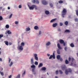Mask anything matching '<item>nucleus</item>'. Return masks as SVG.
I'll return each instance as SVG.
<instances>
[{
	"label": "nucleus",
	"mask_w": 78,
	"mask_h": 78,
	"mask_svg": "<svg viewBox=\"0 0 78 78\" xmlns=\"http://www.w3.org/2000/svg\"><path fill=\"white\" fill-rule=\"evenodd\" d=\"M28 7H29V9L30 10H33L35 8V9H37V7L35 5H33L32 6L30 7L29 5H28Z\"/></svg>",
	"instance_id": "obj_1"
},
{
	"label": "nucleus",
	"mask_w": 78,
	"mask_h": 78,
	"mask_svg": "<svg viewBox=\"0 0 78 78\" xmlns=\"http://www.w3.org/2000/svg\"><path fill=\"white\" fill-rule=\"evenodd\" d=\"M72 62L71 63L70 66H76V64H75V59L73 58H72Z\"/></svg>",
	"instance_id": "obj_2"
},
{
	"label": "nucleus",
	"mask_w": 78,
	"mask_h": 78,
	"mask_svg": "<svg viewBox=\"0 0 78 78\" xmlns=\"http://www.w3.org/2000/svg\"><path fill=\"white\" fill-rule=\"evenodd\" d=\"M67 12V10L66 9H63V11L62 12V17H64V15L66 14V12Z\"/></svg>",
	"instance_id": "obj_3"
},
{
	"label": "nucleus",
	"mask_w": 78,
	"mask_h": 78,
	"mask_svg": "<svg viewBox=\"0 0 78 78\" xmlns=\"http://www.w3.org/2000/svg\"><path fill=\"white\" fill-rule=\"evenodd\" d=\"M72 70L70 69H66L65 71V73L66 75H67L69 73V72H71Z\"/></svg>",
	"instance_id": "obj_4"
},
{
	"label": "nucleus",
	"mask_w": 78,
	"mask_h": 78,
	"mask_svg": "<svg viewBox=\"0 0 78 78\" xmlns=\"http://www.w3.org/2000/svg\"><path fill=\"white\" fill-rule=\"evenodd\" d=\"M42 4L44 5H47L48 4V2H46V1L45 0H43L42 1Z\"/></svg>",
	"instance_id": "obj_5"
},
{
	"label": "nucleus",
	"mask_w": 78,
	"mask_h": 78,
	"mask_svg": "<svg viewBox=\"0 0 78 78\" xmlns=\"http://www.w3.org/2000/svg\"><path fill=\"white\" fill-rule=\"evenodd\" d=\"M53 58V59H55V53H54L53 54V55H51L49 58V59H51Z\"/></svg>",
	"instance_id": "obj_6"
},
{
	"label": "nucleus",
	"mask_w": 78,
	"mask_h": 78,
	"mask_svg": "<svg viewBox=\"0 0 78 78\" xmlns=\"http://www.w3.org/2000/svg\"><path fill=\"white\" fill-rule=\"evenodd\" d=\"M34 58L36 61H38V57H37V55L35 54H34Z\"/></svg>",
	"instance_id": "obj_7"
},
{
	"label": "nucleus",
	"mask_w": 78,
	"mask_h": 78,
	"mask_svg": "<svg viewBox=\"0 0 78 78\" xmlns=\"http://www.w3.org/2000/svg\"><path fill=\"white\" fill-rule=\"evenodd\" d=\"M57 47H58V48L59 49V50H61L62 49V47H61L60 46V44H59V43H58L57 44Z\"/></svg>",
	"instance_id": "obj_8"
},
{
	"label": "nucleus",
	"mask_w": 78,
	"mask_h": 78,
	"mask_svg": "<svg viewBox=\"0 0 78 78\" xmlns=\"http://www.w3.org/2000/svg\"><path fill=\"white\" fill-rule=\"evenodd\" d=\"M43 66V64L42 63H40L38 65V67L39 68H40V67H42Z\"/></svg>",
	"instance_id": "obj_9"
},
{
	"label": "nucleus",
	"mask_w": 78,
	"mask_h": 78,
	"mask_svg": "<svg viewBox=\"0 0 78 78\" xmlns=\"http://www.w3.org/2000/svg\"><path fill=\"white\" fill-rule=\"evenodd\" d=\"M57 20V19L56 18L53 19L51 20L50 22H55V21H56V20Z\"/></svg>",
	"instance_id": "obj_10"
},
{
	"label": "nucleus",
	"mask_w": 78,
	"mask_h": 78,
	"mask_svg": "<svg viewBox=\"0 0 78 78\" xmlns=\"http://www.w3.org/2000/svg\"><path fill=\"white\" fill-rule=\"evenodd\" d=\"M41 70L43 71H45V70H46V68H45V67H42L41 69Z\"/></svg>",
	"instance_id": "obj_11"
},
{
	"label": "nucleus",
	"mask_w": 78,
	"mask_h": 78,
	"mask_svg": "<svg viewBox=\"0 0 78 78\" xmlns=\"http://www.w3.org/2000/svg\"><path fill=\"white\" fill-rule=\"evenodd\" d=\"M59 41L60 44H63L64 42V41L62 40H60Z\"/></svg>",
	"instance_id": "obj_12"
},
{
	"label": "nucleus",
	"mask_w": 78,
	"mask_h": 78,
	"mask_svg": "<svg viewBox=\"0 0 78 78\" xmlns=\"http://www.w3.org/2000/svg\"><path fill=\"white\" fill-rule=\"evenodd\" d=\"M66 69V66L65 65H64L62 67V69L63 70H65Z\"/></svg>",
	"instance_id": "obj_13"
},
{
	"label": "nucleus",
	"mask_w": 78,
	"mask_h": 78,
	"mask_svg": "<svg viewBox=\"0 0 78 78\" xmlns=\"http://www.w3.org/2000/svg\"><path fill=\"white\" fill-rule=\"evenodd\" d=\"M57 25H58L57 23H55V24H53L52 26L53 27H56L57 26Z\"/></svg>",
	"instance_id": "obj_14"
},
{
	"label": "nucleus",
	"mask_w": 78,
	"mask_h": 78,
	"mask_svg": "<svg viewBox=\"0 0 78 78\" xmlns=\"http://www.w3.org/2000/svg\"><path fill=\"white\" fill-rule=\"evenodd\" d=\"M33 63H34V62H33V58H32L31 59V64H33Z\"/></svg>",
	"instance_id": "obj_15"
},
{
	"label": "nucleus",
	"mask_w": 78,
	"mask_h": 78,
	"mask_svg": "<svg viewBox=\"0 0 78 78\" xmlns=\"http://www.w3.org/2000/svg\"><path fill=\"white\" fill-rule=\"evenodd\" d=\"M45 13L47 15L49 14V11H48L46 10L45 12Z\"/></svg>",
	"instance_id": "obj_16"
},
{
	"label": "nucleus",
	"mask_w": 78,
	"mask_h": 78,
	"mask_svg": "<svg viewBox=\"0 0 78 78\" xmlns=\"http://www.w3.org/2000/svg\"><path fill=\"white\" fill-rule=\"evenodd\" d=\"M4 42L5 43V44L6 45H9V43H8V41H4Z\"/></svg>",
	"instance_id": "obj_17"
},
{
	"label": "nucleus",
	"mask_w": 78,
	"mask_h": 78,
	"mask_svg": "<svg viewBox=\"0 0 78 78\" xmlns=\"http://www.w3.org/2000/svg\"><path fill=\"white\" fill-rule=\"evenodd\" d=\"M61 58V56L59 55H58L57 56V59H59Z\"/></svg>",
	"instance_id": "obj_18"
},
{
	"label": "nucleus",
	"mask_w": 78,
	"mask_h": 78,
	"mask_svg": "<svg viewBox=\"0 0 78 78\" xmlns=\"http://www.w3.org/2000/svg\"><path fill=\"white\" fill-rule=\"evenodd\" d=\"M7 33L8 34H10L12 33L11 32H10V30H8L7 32Z\"/></svg>",
	"instance_id": "obj_19"
},
{
	"label": "nucleus",
	"mask_w": 78,
	"mask_h": 78,
	"mask_svg": "<svg viewBox=\"0 0 78 78\" xmlns=\"http://www.w3.org/2000/svg\"><path fill=\"white\" fill-rule=\"evenodd\" d=\"M57 53L58 54V55H59L61 54V52H60V51H59V49H58V50H57Z\"/></svg>",
	"instance_id": "obj_20"
},
{
	"label": "nucleus",
	"mask_w": 78,
	"mask_h": 78,
	"mask_svg": "<svg viewBox=\"0 0 78 78\" xmlns=\"http://www.w3.org/2000/svg\"><path fill=\"white\" fill-rule=\"evenodd\" d=\"M0 73L2 76H3L4 75V73H3V72H2V71L0 72Z\"/></svg>",
	"instance_id": "obj_21"
},
{
	"label": "nucleus",
	"mask_w": 78,
	"mask_h": 78,
	"mask_svg": "<svg viewBox=\"0 0 78 78\" xmlns=\"http://www.w3.org/2000/svg\"><path fill=\"white\" fill-rule=\"evenodd\" d=\"M65 33H69L70 32V30H66L65 31Z\"/></svg>",
	"instance_id": "obj_22"
},
{
	"label": "nucleus",
	"mask_w": 78,
	"mask_h": 78,
	"mask_svg": "<svg viewBox=\"0 0 78 78\" xmlns=\"http://www.w3.org/2000/svg\"><path fill=\"white\" fill-rule=\"evenodd\" d=\"M30 30V28L29 27L27 28H26V31H29Z\"/></svg>",
	"instance_id": "obj_23"
},
{
	"label": "nucleus",
	"mask_w": 78,
	"mask_h": 78,
	"mask_svg": "<svg viewBox=\"0 0 78 78\" xmlns=\"http://www.w3.org/2000/svg\"><path fill=\"white\" fill-rule=\"evenodd\" d=\"M19 49L20 50H23V47L22 46H21L19 47Z\"/></svg>",
	"instance_id": "obj_24"
},
{
	"label": "nucleus",
	"mask_w": 78,
	"mask_h": 78,
	"mask_svg": "<svg viewBox=\"0 0 78 78\" xmlns=\"http://www.w3.org/2000/svg\"><path fill=\"white\" fill-rule=\"evenodd\" d=\"M70 45L71 47H74V44L73 43H71L70 44Z\"/></svg>",
	"instance_id": "obj_25"
},
{
	"label": "nucleus",
	"mask_w": 78,
	"mask_h": 78,
	"mask_svg": "<svg viewBox=\"0 0 78 78\" xmlns=\"http://www.w3.org/2000/svg\"><path fill=\"white\" fill-rule=\"evenodd\" d=\"M34 29H35V30H37V29H38V27L37 26H35L34 27Z\"/></svg>",
	"instance_id": "obj_26"
},
{
	"label": "nucleus",
	"mask_w": 78,
	"mask_h": 78,
	"mask_svg": "<svg viewBox=\"0 0 78 78\" xmlns=\"http://www.w3.org/2000/svg\"><path fill=\"white\" fill-rule=\"evenodd\" d=\"M65 63L66 64H68V63H69L68 60H66L65 61Z\"/></svg>",
	"instance_id": "obj_27"
},
{
	"label": "nucleus",
	"mask_w": 78,
	"mask_h": 78,
	"mask_svg": "<svg viewBox=\"0 0 78 78\" xmlns=\"http://www.w3.org/2000/svg\"><path fill=\"white\" fill-rule=\"evenodd\" d=\"M5 28H9V26L8 25H6L5 26Z\"/></svg>",
	"instance_id": "obj_28"
},
{
	"label": "nucleus",
	"mask_w": 78,
	"mask_h": 78,
	"mask_svg": "<svg viewBox=\"0 0 78 78\" xmlns=\"http://www.w3.org/2000/svg\"><path fill=\"white\" fill-rule=\"evenodd\" d=\"M16 78H20V75L18 74Z\"/></svg>",
	"instance_id": "obj_29"
},
{
	"label": "nucleus",
	"mask_w": 78,
	"mask_h": 78,
	"mask_svg": "<svg viewBox=\"0 0 78 78\" xmlns=\"http://www.w3.org/2000/svg\"><path fill=\"white\" fill-rule=\"evenodd\" d=\"M25 45V44H24V43L23 42H22L21 43V46H24V45Z\"/></svg>",
	"instance_id": "obj_30"
},
{
	"label": "nucleus",
	"mask_w": 78,
	"mask_h": 78,
	"mask_svg": "<svg viewBox=\"0 0 78 78\" xmlns=\"http://www.w3.org/2000/svg\"><path fill=\"white\" fill-rule=\"evenodd\" d=\"M31 68H35L36 66L34 65H32L31 66Z\"/></svg>",
	"instance_id": "obj_31"
},
{
	"label": "nucleus",
	"mask_w": 78,
	"mask_h": 78,
	"mask_svg": "<svg viewBox=\"0 0 78 78\" xmlns=\"http://www.w3.org/2000/svg\"><path fill=\"white\" fill-rule=\"evenodd\" d=\"M68 23L67 21H66L65 22V24L66 25H68Z\"/></svg>",
	"instance_id": "obj_32"
},
{
	"label": "nucleus",
	"mask_w": 78,
	"mask_h": 78,
	"mask_svg": "<svg viewBox=\"0 0 78 78\" xmlns=\"http://www.w3.org/2000/svg\"><path fill=\"white\" fill-rule=\"evenodd\" d=\"M3 20V17L2 16H0V20Z\"/></svg>",
	"instance_id": "obj_33"
},
{
	"label": "nucleus",
	"mask_w": 78,
	"mask_h": 78,
	"mask_svg": "<svg viewBox=\"0 0 78 78\" xmlns=\"http://www.w3.org/2000/svg\"><path fill=\"white\" fill-rule=\"evenodd\" d=\"M58 3L61 4V3H63V1H60L58 2Z\"/></svg>",
	"instance_id": "obj_34"
},
{
	"label": "nucleus",
	"mask_w": 78,
	"mask_h": 78,
	"mask_svg": "<svg viewBox=\"0 0 78 78\" xmlns=\"http://www.w3.org/2000/svg\"><path fill=\"white\" fill-rule=\"evenodd\" d=\"M12 64H13V63H12V62H11L9 65L10 67H11V66H12Z\"/></svg>",
	"instance_id": "obj_35"
},
{
	"label": "nucleus",
	"mask_w": 78,
	"mask_h": 78,
	"mask_svg": "<svg viewBox=\"0 0 78 78\" xmlns=\"http://www.w3.org/2000/svg\"><path fill=\"white\" fill-rule=\"evenodd\" d=\"M36 2L37 4H39V2L38 1V0H36Z\"/></svg>",
	"instance_id": "obj_36"
},
{
	"label": "nucleus",
	"mask_w": 78,
	"mask_h": 78,
	"mask_svg": "<svg viewBox=\"0 0 78 78\" xmlns=\"http://www.w3.org/2000/svg\"><path fill=\"white\" fill-rule=\"evenodd\" d=\"M3 37V35L0 34V39L2 38V37Z\"/></svg>",
	"instance_id": "obj_37"
},
{
	"label": "nucleus",
	"mask_w": 78,
	"mask_h": 78,
	"mask_svg": "<svg viewBox=\"0 0 78 78\" xmlns=\"http://www.w3.org/2000/svg\"><path fill=\"white\" fill-rule=\"evenodd\" d=\"M3 37V35L0 34V39L2 38V37Z\"/></svg>",
	"instance_id": "obj_38"
},
{
	"label": "nucleus",
	"mask_w": 78,
	"mask_h": 78,
	"mask_svg": "<svg viewBox=\"0 0 78 78\" xmlns=\"http://www.w3.org/2000/svg\"><path fill=\"white\" fill-rule=\"evenodd\" d=\"M35 65H38V62H35Z\"/></svg>",
	"instance_id": "obj_39"
},
{
	"label": "nucleus",
	"mask_w": 78,
	"mask_h": 78,
	"mask_svg": "<svg viewBox=\"0 0 78 78\" xmlns=\"http://www.w3.org/2000/svg\"><path fill=\"white\" fill-rule=\"evenodd\" d=\"M9 63H10V62H11V59L9 58Z\"/></svg>",
	"instance_id": "obj_40"
},
{
	"label": "nucleus",
	"mask_w": 78,
	"mask_h": 78,
	"mask_svg": "<svg viewBox=\"0 0 78 78\" xmlns=\"http://www.w3.org/2000/svg\"><path fill=\"white\" fill-rule=\"evenodd\" d=\"M15 24L17 25V24H18V23H19V22L17 21H16L15 22Z\"/></svg>",
	"instance_id": "obj_41"
},
{
	"label": "nucleus",
	"mask_w": 78,
	"mask_h": 78,
	"mask_svg": "<svg viewBox=\"0 0 78 78\" xmlns=\"http://www.w3.org/2000/svg\"><path fill=\"white\" fill-rule=\"evenodd\" d=\"M12 16V14L9 16V19H11Z\"/></svg>",
	"instance_id": "obj_42"
},
{
	"label": "nucleus",
	"mask_w": 78,
	"mask_h": 78,
	"mask_svg": "<svg viewBox=\"0 0 78 78\" xmlns=\"http://www.w3.org/2000/svg\"><path fill=\"white\" fill-rule=\"evenodd\" d=\"M46 45H47V46L49 45V41H48V42L46 43Z\"/></svg>",
	"instance_id": "obj_43"
},
{
	"label": "nucleus",
	"mask_w": 78,
	"mask_h": 78,
	"mask_svg": "<svg viewBox=\"0 0 78 78\" xmlns=\"http://www.w3.org/2000/svg\"><path fill=\"white\" fill-rule=\"evenodd\" d=\"M76 14L77 16H78V10H76Z\"/></svg>",
	"instance_id": "obj_44"
},
{
	"label": "nucleus",
	"mask_w": 78,
	"mask_h": 78,
	"mask_svg": "<svg viewBox=\"0 0 78 78\" xmlns=\"http://www.w3.org/2000/svg\"><path fill=\"white\" fill-rule=\"evenodd\" d=\"M32 2L33 3H35L36 2V0H32Z\"/></svg>",
	"instance_id": "obj_45"
},
{
	"label": "nucleus",
	"mask_w": 78,
	"mask_h": 78,
	"mask_svg": "<svg viewBox=\"0 0 78 78\" xmlns=\"http://www.w3.org/2000/svg\"><path fill=\"white\" fill-rule=\"evenodd\" d=\"M58 70H56L55 71L57 75V74H58Z\"/></svg>",
	"instance_id": "obj_46"
},
{
	"label": "nucleus",
	"mask_w": 78,
	"mask_h": 78,
	"mask_svg": "<svg viewBox=\"0 0 78 78\" xmlns=\"http://www.w3.org/2000/svg\"><path fill=\"white\" fill-rule=\"evenodd\" d=\"M62 23H60V26H62Z\"/></svg>",
	"instance_id": "obj_47"
},
{
	"label": "nucleus",
	"mask_w": 78,
	"mask_h": 78,
	"mask_svg": "<svg viewBox=\"0 0 78 78\" xmlns=\"http://www.w3.org/2000/svg\"><path fill=\"white\" fill-rule=\"evenodd\" d=\"M64 49L65 51H67V47H65V48Z\"/></svg>",
	"instance_id": "obj_48"
},
{
	"label": "nucleus",
	"mask_w": 78,
	"mask_h": 78,
	"mask_svg": "<svg viewBox=\"0 0 78 78\" xmlns=\"http://www.w3.org/2000/svg\"><path fill=\"white\" fill-rule=\"evenodd\" d=\"M59 72L61 74H62V71L61 70H59Z\"/></svg>",
	"instance_id": "obj_49"
},
{
	"label": "nucleus",
	"mask_w": 78,
	"mask_h": 78,
	"mask_svg": "<svg viewBox=\"0 0 78 78\" xmlns=\"http://www.w3.org/2000/svg\"><path fill=\"white\" fill-rule=\"evenodd\" d=\"M35 69L34 68H33L32 70V72H34Z\"/></svg>",
	"instance_id": "obj_50"
},
{
	"label": "nucleus",
	"mask_w": 78,
	"mask_h": 78,
	"mask_svg": "<svg viewBox=\"0 0 78 78\" xmlns=\"http://www.w3.org/2000/svg\"><path fill=\"white\" fill-rule=\"evenodd\" d=\"M19 8H22V6L21 5H19Z\"/></svg>",
	"instance_id": "obj_51"
},
{
	"label": "nucleus",
	"mask_w": 78,
	"mask_h": 78,
	"mask_svg": "<svg viewBox=\"0 0 78 78\" xmlns=\"http://www.w3.org/2000/svg\"><path fill=\"white\" fill-rule=\"evenodd\" d=\"M68 60H69V61H71V58H70V57H69V58Z\"/></svg>",
	"instance_id": "obj_52"
},
{
	"label": "nucleus",
	"mask_w": 78,
	"mask_h": 78,
	"mask_svg": "<svg viewBox=\"0 0 78 78\" xmlns=\"http://www.w3.org/2000/svg\"><path fill=\"white\" fill-rule=\"evenodd\" d=\"M50 5L51 6V7H53V4H50Z\"/></svg>",
	"instance_id": "obj_53"
},
{
	"label": "nucleus",
	"mask_w": 78,
	"mask_h": 78,
	"mask_svg": "<svg viewBox=\"0 0 78 78\" xmlns=\"http://www.w3.org/2000/svg\"><path fill=\"white\" fill-rule=\"evenodd\" d=\"M63 59L62 58H60V60L61 61H63Z\"/></svg>",
	"instance_id": "obj_54"
},
{
	"label": "nucleus",
	"mask_w": 78,
	"mask_h": 78,
	"mask_svg": "<svg viewBox=\"0 0 78 78\" xmlns=\"http://www.w3.org/2000/svg\"><path fill=\"white\" fill-rule=\"evenodd\" d=\"M25 71H24V72L22 74V76H23V75H25Z\"/></svg>",
	"instance_id": "obj_55"
},
{
	"label": "nucleus",
	"mask_w": 78,
	"mask_h": 78,
	"mask_svg": "<svg viewBox=\"0 0 78 78\" xmlns=\"http://www.w3.org/2000/svg\"><path fill=\"white\" fill-rule=\"evenodd\" d=\"M75 20L76 21V22H77V21H78V19L76 18L75 19Z\"/></svg>",
	"instance_id": "obj_56"
},
{
	"label": "nucleus",
	"mask_w": 78,
	"mask_h": 78,
	"mask_svg": "<svg viewBox=\"0 0 78 78\" xmlns=\"http://www.w3.org/2000/svg\"><path fill=\"white\" fill-rule=\"evenodd\" d=\"M0 70L2 71L3 70V68H0Z\"/></svg>",
	"instance_id": "obj_57"
},
{
	"label": "nucleus",
	"mask_w": 78,
	"mask_h": 78,
	"mask_svg": "<svg viewBox=\"0 0 78 78\" xmlns=\"http://www.w3.org/2000/svg\"><path fill=\"white\" fill-rule=\"evenodd\" d=\"M58 31H61V29L59 28L58 29Z\"/></svg>",
	"instance_id": "obj_58"
},
{
	"label": "nucleus",
	"mask_w": 78,
	"mask_h": 78,
	"mask_svg": "<svg viewBox=\"0 0 78 78\" xmlns=\"http://www.w3.org/2000/svg\"><path fill=\"white\" fill-rule=\"evenodd\" d=\"M39 34H41V31H39Z\"/></svg>",
	"instance_id": "obj_59"
},
{
	"label": "nucleus",
	"mask_w": 78,
	"mask_h": 78,
	"mask_svg": "<svg viewBox=\"0 0 78 78\" xmlns=\"http://www.w3.org/2000/svg\"><path fill=\"white\" fill-rule=\"evenodd\" d=\"M12 44V43L11 42H10L9 43V45H11Z\"/></svg>",
	"instance_id": "obj_60"
},
{
	"label": "nucleus",
	"mask_w": 78,
	"mask_h": 78,
	"mask_svg": "<svg viewBox=\"0 0 78 78\" xmlns=\"http://www.w3.org/2000/svg\"><path fill=\"white\" fill-rule=\"evenodd\" d=\"M12 76L11 75H10L9 77V78H11V77H12Z\"/></svg>",
	"instance_id": "obj_61"
},
{
	"label": "nucleus",
	"mask_w": 78,
	"mask_h": 78,
	"mask_svg": "<svg viewBox=\"0 0 78 78\" xmlns=\"http://www.w3.org/2000/svg\"><path fill=\"white\" fill-rule=\"evenodd\" d=\"M63 45L64 46H66V43L64 42V43H63Z\"/></svg>",
	"instance_id": "obj_62"
},
{
	"label": "nucleus",
	"mask_w": 78,
	"mask_h": 78,
	"mask_svg": "<svg viewBox=\"0 0 78 78\" xmlns=\"http://www.w3.org/2000/svg\"><path fill=\"white\" fill-rule=\"evenodd\" d=\"M8 9H10V7H8Z\"/></svg>",
	"instance_id": "obj_63"
},
{
	"label": "nucleus",
	"mask_w": 78,
	"mask_h": 78,
	"mask_svg": "<svg viewBox=\"0 0 78 78\" xmlns=\"http://www.w3.org/2000/svg\"><path fill=\"white\" fill-rule=\"evenodd\" d=\"M2 61V58H0V61Z\"/></svg>",
	"instance_id": "obj_64"
}]
</instances>
